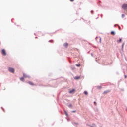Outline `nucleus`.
<instances>
[{
  "instance_id": "20",
  "label": "nucleus",
  "mask_w": 127,
  "mask_h": 127,
  "mask_svg": "<svg viewBox=\"0 0 127 127\" xmlns=\"http://www.w3.org/2000/svg\"><path fill=\"white\" fill-rule=\"evenodd\" d=\"M119 29L121 30V27H119Z\"/></svg>"
},
{
  "instance_id": "7",
  "label": "nucleus",
  "mask_w": 127,
  "mask_h": 127,
  "mask_svg": "<svg viewBox=\"0 0 127 127\" xmlns=\"http://www.w3.org/2000/svg\"><path fill=\"white\" fill-rule=\"evenodd\" d=\"M81 77L80 76H76L74 79L75 80H79Z\"/></svg>"
},
{
  "instance_id": "9",
  "label": "nucleus",
  "mask_w": 127,
  "mask_h": 127,
  "mask_svg": "<svg viewBox=\"0 0 127 127\" xmlns=\"http://www.w3.org/2000/svg\"><path fill=\"white\" fill-rule=\"evenodd\" d=\"M20 81H22V82H24V78L23 77H21L20 78Z\"/></svg>"
},
{
  "instance_id": "11",
  "label": "nucleus",
  "mask_w": 127,
  "mask_h": 127,
  "mask_svg": "<svg viewBox=\"0 0 127 127\" xmlns=\"http://www.w3.org/2000/svg\"><path fill=\"white\" fill-rule=\"evenodd\" d=\"M64 46H65V47H67L68 46V43H64Z\"/></svg>"
},
{
  "instance_id": "5",
  "label": "nucleus",
  "mask_w": 127,
  "mask_h": 127,
  "mask_svg": "<svg viewBox=\"0 0 127 127\" xmlns=\"http://www.w3.org/2000/svg\"><path fill=\"white\" fill-rule=\"evenodd\" d=\"M75 89H72L69 91V94H73V93H75Z\"/></svg>"
},
{
  "instance_id": "21",
  "label": "nucleus",
  "mask_w": 127,
  "mask_h": 127,
  "mask_svg": "<svg viewBox=\"0 0 127 127\" xmlns=\"http://www.w3.org/2000/svg\"><path fill=\"white\" fill-rule=\"evenodd\" d=\"M125 79L127 78V75L125 76Z\"/></svg>"
},
{
  "instance_id": "3",
  "label": "nucleus",
  "mask_w": 127,
  "mask_h": 127,
  "mask_svg": "<svg viewBox=\"0 0 127 127\" xmlns=\"http://www.w3.org/2000/svg\"><path fill=\"white\" fill-rule=\"evenodd\" d=\"M2 54L3 55H4V56H5V55H6V52L5 51V50L4 49L2 50Z\"/></svg>"
},
{
  "instance_id": "22",
  "label": "nucleus",
  "mask_w": 127,
  "mask_h": 127,
  "mask_svg": "<svg viewBox=\"0 0 127 127\" xmlns=\"http://www.w3.org/2000/svg\"><path fill=\"white\" fill-rule=\"evenodd\" d=\"M73 113H75V111H73Z\"/></svg>"
},
{
  "instance_id": "15",
  "label": "nucleus",
  "mask_w": 127,
  "mask_h": 127,
  "mask_svg": "<svg viewBox=\"0 0 127 127\" xmlns=\"http://www.w3.org/2000/svg\"><path fill=\"white\" fill-rule=\"evenodd\" d=\"M77 67H81V64H76Z\"/></svg>"
},
{
  "instance_id": "12",
  "label": "nucleus",
  "mask_w": 127,
  "mask_h": 127,
  "mask_svg": "<svg viewBox=\"0 0 127 127\" xmlns=\"http://www.w3.org/2000/svg\"><path fill=\"white\" fill-rule=\"evenodd\" d=\"M23 77L24 78H27V75H26V74L25 73H23Z\"/></svg>"
},
{
  "instance_id": "17",
  "label": "nucleus",
  "mask_w": 127,
  "mask_h": 127,
  "mask_svg": "<svg viewBox=\"0 0 127 127\" xmlns=\"http://www.w3.org/2000/svg\"><path fill=\"white\" fill-rule=\"evenodd\" d=\"M74 0H70V1H71V2H73V1H74Z\"/></svg>"
},
{
  "instance_id": "2",
  "label": "nucleus",
  "mask_w": 127,
  "mask_h": 127,
  "mask_svg": "<svg viewBox=\"0 0 127 127\" xmlns=\"http://www.w3.org/2000/svg\"><path fill=\"white\" fill-rule=\"evenodd\" d=\"M8 70L9 72H11V73H14V69L13 68L9 67Z\"/></svg>"
},
{
  "instance_id": "23",
  "label": "nucleus",
  "mask_w": 127,
  "mask_h": 127,
  "mask_svg": "<svg viewBox=\"0 0 127 127\" xmlns=\"http://www.w3.org/2000/svg\"><path fill=\"white\" fill-rule=\"evenodd\" d=\"M70 106V107H72V105H69Z\"/></svg>"
},
{
  "instance_id": "13",
  "label": "nucleus",
  "mask_w": 127,
  "mask_h": 127,
  "mask_svg": "<svg viewBox=\"0 0 127 127\" xmlns=\"http://www.w3.org/2000/svg\"><path fill=\"white\" fill-rule=\"evenodd\" d=\"M49 42H52V43H53V42H54V41H53V40H51L49 41Z\"/></svg>"
},
{
  "instance_id": "16",
  "label": "nucleus",
  "mask_w": 127,
  "mask_h": 127,
  "mask_svg": "<svg viewBox=\"0 0 127 127\" xmlns=\"http://www.w3.org/2000/svg\"><path fill=\"white\" fill-rule=\"evenodd\" d=\"M124 45H125V44H124V43H123L122 46V48H123V47H124Z\"/></svg>"
},
{
  "instance_id": "1",
  "label": "nucleus",
  "mask_w": 127,
  "mask_h": 127,
  "mask_svg": "<svg viewBox=\"0 0 127 127\" xmlns=\"http://www.w3.org/2000/svg\"><path fill=\"white\" fill-rule=\"evenodd\" d=\"M122 8H123V9H124L125 10H127V4H124L122 5Z\"/></svg>"
},
{
  "instance_id": "19",
  "label": "nucleus",
  "mask_w": 127,
  "mask_h": 127,
  "mask_svg": "<svg viewBox=\"0 0 127 127\" xmlns=\"http://www.w3.org/2000/svg\"><path fill=\"white\" fill-rule=\"evenodd\" d=\"M94 103L95 104V105H97V103L96 102H94Z\"/></svg>"
},
{
  "instance_id": "18",
  "label": "nucleus",
  "mask_w": 127,
  "mask_h": 127,
  "mask_svg": "<svg viewBox=\"0 0 127 127\" xmlns=\"http://www.w3.org/2000/svg\"><path fill=\"white\" fill-rule=\"evenodd\" d=\"M122 17H125V15L122 14Z\"/></svg>"
},
{
  "instance_id": "10",
  "label": "nucleus",
  "mask_w": 127,
  "mask_h": 127,
  "mask_svg": "<svg viewBox=\"0 0 127 127\" xmlns=\"http://www.w3.org/2000/svg\"><path fill=\"white\" fill-rule=\"evenodd\" d=\"M111 34H112V35H115V34H116L115 33V32L111 31Z\"/></svg>"
},
{
  "instance_id": "4",
  "label": "nucleus",
  "mask_w": 127,
  "mask_h": 127,
  "mask_svg": "<svg viewBox=\"0 0 127 127\" xmlns=\"http://www.w3.org/2000/svg\"><path fill=\"white\" fill-rule=\"evenodd\" d=\"M110 92H111V90H106L103 92V94H104L105 95L108 94V93H110Z\"/></svg>"
},
{
  "instance_id": "8",
  "label": "nucleus",
  "mask_w": 127,
  "mask_h": 127,
  "mask_svg": "<svg viewBox=\"0 0 127 127\" xmlns=\"http://www.w3.org/2000/svg\"><path fill=\"white\" fill-rule=\"evenodd\" d=\"M117 42H118V43L122 42V39H119V40L117 41Z\"/></svg>"
},
{
  "instance_id": "14",
  "label": "nucleus",
  "mask_w": 127,
  "mask_h": 127,
  "mask_svg": "<svg viewBox=\"0 0 127 127\" xmlns=\"http://www.w3.org/2000/svg\"><path fill=\"white\" fill-rule=\"evenodd\" d=\"M84 94H85V95H88V92H87V91H85Z\"/></svg>"
},
{
  "instance_id": "6",
  "label": "nucleus",
  "mask_w": 127,
  "mask_h": 127,
  "mask_svg": "<svg viewBox=\"0 0 127 127\" xmlns=\"http://www.w3.org/2000/svg\"><path fill=\"white\" fill-rule=\"evenodd\" d=\"M28 84H29V85H31V86H34V84L31 81H28Z\"/></svg>"
}]
</instances>
